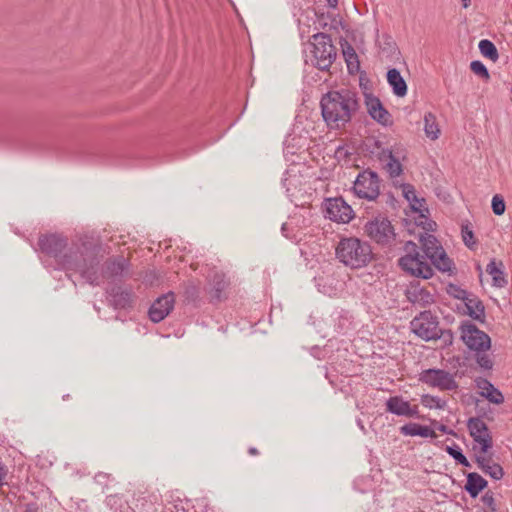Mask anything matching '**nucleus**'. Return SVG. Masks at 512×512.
I'll return each mask as SVG.
<instances>
[{
    "label": "nucleus",
    "mask_w": 512,
    "mask_h": 512,
    "mask_svg": "<svg viewBox=\"0 0 512 512\" xmlns=\"http://www.w3.org/2000/svg\"><path fill=\"white\" fill-rule=\"evenodd\" d=\"M38 246L42 253L53 257L65 271L79 273L92 286L99 285V266L103 255L99 241L91 237H80L68 246V239L58 234L41 235Z\"/></svg>",
    "instance_id": "f257e3e1"
},
{
    "label": "nucleus",
    "mask_w": 512,
    "mask_h": 512,
    "mask_svg": "<svg viewBox=\"0 0 512 512\" xmlns=\"http://www.w3.org/2000/svg\"><path fill=\"white\" fill-rule=\"evenodd\" d=\"M360 107L357 93L349 89L332 90L321 97L320 108L330 129L345 128Z\"/></svg>",
    "instance_id": "f03ea898"
},
{
    "label": "nucleus",
    "mask_w": 512,
    "mask_h": 512,
    "mask_svg": "<svg viewBox=\"0 0 512 512\" xmlns=\"http://www.w3.org/2000/svg\"><path fill=\"white\" fill-rule=\"evenodd\" d=\"M336 256L352 269L365 267L374 258L370 244L355 237L341 239L336 247Z\"/></svg>",
    "instance_id": "7ed1b4c3"
},
{
    "label": "nucleus",
    "mask_w": 512,
    "mask_h": 512,
    "mask_svg": "<svg viewBox=\"0 0 512 512\" xmlns=\"http://www.w3.org/2000/svg\"><path fill=\"white\" fill-rule=\"evenodd\" d=\"M365 235L377 245L390 248L395 244L394 226L387 217L377 216L367 221L363 227Z\"/></svg>",
    "instance_id": "20e7f679"
},
{
    "label": "nucleus",
    "mask_w": 512,
    "mask_h": 512,
    "mask_svg": "<svg viewBox=\"0 0 512 512\" xmlns=\"http://www.w3.org/2000/svg\"><path fill=\"white\" fill-rule=\"evenodd\" d=\"M405 249L408 251V254L400 257L398 260V265L401 269L417 278H431L433 276V269L425 261V257L417 251V245L412 241H408Z\"/></svg>",
    "instance_id": "39448f33"
},
{
    "label": "nucleus",
    "mask_w": 512,
    "mask_h": 512,
    "mask_svg": "<svg viewBox=\"0 0 512 512\" xmlns=\"http://www.w3.org/2000/svg\"><path fill=\"white\" fill-rule=\"evenodd\" d=\"M312 39L315 66L322 71L329 70L337 56V49L332 43L331 36L326 33H317L312 36Z\"/></svg>",
    "instance_id": "423d86ee"
},
{
    "label": "nucleus",
    "mask_w": 512,
    "mask_h": 512,
    "mask_svg": "<svg viewBox=\"0 0 512 512\" xmlns=\"http://www.w3.org/2000/svg\"><path fill=\"white\" fill-rule=\"evenodd\" d=\"M461 340L469 350L486 352L490 349L491 339L487 333L480 330L474 323L466 320L460 325Z\"/></svg>",
    "instance_id": "0eeeda50"
},
{
    "label": "nucleus",
    "mask_w": 512,
    "mask_h": 512,
    "mask_svg": "<svg viewBox=\"0 0 512 512\" xmlns=\"http://www.w3.org/2000/svg\"><path fill=\"white\" fill-rule=\"evenodd\" d=\"M353 191L359 198L369 201L376 200L380 194V179L378 174L371 169H366L359 173L354 181Z\"/></svg>",
    "instance_id": "6e6552de"
},
{
    "label": "nucleus",
    "mask_w": 512,
    "mask_h": 512,
    "mask_svg": "<svg viewBox=\"0 0 512 512\" xmlns=\"http://www.w3.org/2000/svg\"><path fill=\"white\" fill-rule=\"evenodd\" d=\"M410 328L414 334L425 341L435 338L439 332V321L431 311H423L410 322Z\"/></svg>",
    "instance_id": "1a4fd4ad"
},
{
    "label": "nucleus",
    "mask_w": 512,
    "mask_h": 512,
    "mask_svg": "<svg viewBox=\"0 0 512 512\" xmlns=\"http://www.w3.org/2000/svg\"><path fill=\"white\" fill-rule=\"evenodd\" d=\"M419 381L440 390L452 391L458 388L454 375L443 369L430 368L423 370L419 374Z\"/></svg>",
    "instance_id": "9d476101"
},
{
    "label": "nucleus",
    "mask_w": 512,
    "mask_h": 512,
    "mask_svg": "<svg viewBox=\"0 0 512 512\" xmlns=\"http://www.w3.org/2000/svg\"><path fill=\"white\" fill-rule=\"evenodd\" d=\"M326 217L338 223H349L353 219V209L342 197L329 198L325 202Z\"/></svg>",
    "instance_id": "9b49d317"
},
{
    "label": "nucleus",
    "mask_w": 512,
    "mask_h": 512,
    "mask_svg": "<svg viewBox=\"0 0 512 512\" xmlns=\"http://www.w3.org/2000/svg\"><path fill=\"white\" fill-rule=\"evenodd\" d=\"M467 427L470 436L480 444L481 452L487 453L492 448L493 441L486 423L478 417H472L467 421Z\"/></svg>",
    "instance_id": "f8f14e48"
},
{
    "label": "nucleus",
    "mask_w": 512,
    "mask_h": 512,
    "mask_svg": "<svg viewBox=\"0 0 512 512\" xmlns=\"http://www.w3.org/2000/svg\"><path fill=\"white\" fill-rule=\"evenodd\" d=\"M175 303L174 293L168 292L158 297L150 306L148 316L154 323H159L173 310Z\"/></svg>",
    "instance_id": "ddd939ff"
},
{
    "label": "nucleus",
    "mask_w": 512,
    "mask_h": 512,
    "mask_svg": "<svg viewBox=\"0 0 512 512\" xmlns=\"http://www.w3.org/2000/svg\"><path fill=\"white\" fill-rule=\"evenodd\" d=\"M365 104L368 114L373 120L383 126H391L393 119L388 110L383 106L380 99L372 94L365 95Z\"/></svg>",
    "instance_id": "4468645a"
},
{
    "label": "nucleus",
    "mask_w": 512,
    "mask_h": 512,
    "mask_svg": "<svg viewBox=\"0 0 512 512\" xmlns=\"http://www.w3.org/2000/svg\"><path fill=\"white\" fill-rule=\"evenodd\" d=\"M386 411L397 416L422 419V416L419 414L418 406H411L402 396L390 397L386 401Z\"/></svg>",
    "instance_id": "2eb2a0df"
},
{
    "label": "nucleus",
    "mask_w": 512,
    "mask_h": 512,
    "mask_svg": "<svg viewBox=\"0 0 512 512\" xmlns=\"http://www.w3.org/2000/svg\"><path fill=\"white\" fill-rule=\"evenodd\" d=\"M129 266V260L123 255L112 256L104 262L101 275L106 279L119 278L124 276Z\"/></svg>",
    "instance_id": "dca6fc26"
},
{
    "label": "nucleus",
    "mask_w": 512,
    "mask_h": 512,
    "mask_svg": "<svg viewBox=\"0 0 512 512\" xmlns=\"http://www.w3.org/2000/svg\"><path fill=\"white\" fill-rule=\"evenodd\" d=\"M109 303L115 309H126L132 306L133 294L131 289L113 285L106 290Z\"/></svg>",
    "instance_id": "f3484780"
},
{
    "label": "nucleus",
    "mask_w": 512,
    "mask_h": 512,
    "mask_svg": "<svg viewBox=\"0 0 512 512\" xmlns=\"http://www.w3.org/2000/svg\"><path fill=\"white\" fill-rule=\"evenodd\" d=\"M210 299L211 302H221L226 298L224 292L229 286V281L222 272H215L210 280Z\"/></svg>",
    "instance_id": "a211bd4d"
},
{
    "label": "nucleus",
    "mask_w": 512,
    "mask_h": 512,
    "mask_svg": "<svg viewBox=\"0 0 512 512\" xmlns=\"http://www.w3.org/2000/svg\"><path fill=\"white\" fill-rule=\"evenodd\" d=\"M504 264L501 260L491 259L487 264L486 272L492 276V285L497 288H504L508 281L505 277Z\"/></svg>",
    "instance_id": "6ab92c4d"
},
{
    "label": "nucleus",
    "mask_w": 512,
    "mask_h": 512,
    "mask_svg": "<svg viewBox=\"0 0 512 512\" xmlns=\"http://www.w3.org/2000/svg\"><path fill=\"white\" fill-rule=\"evenodd\" d=\"M464 304L467 309L466 314L469 317L481 323L485 321V306L478 296L470 293Z\"/></svg>",
    "instance_id": "aec40b11"
},
{
    "label": "nucleus",
    "mask_w": 512,
    "mask_h": 512,
    "mask_svg": "<svg viewBox=\"0 0 512 512\" xmlns=\"http://www.w3.org/2000/svg\"><path fill=\"white\" fill-rule=\"evenodd\" d=\"M387 82L397 97H404L407 94V84L399 70L391 68L387 71Z\"/></svg>",
    "instance_id": "412c9836"
},
{
    "label": "nucleus",
    "mask_w": 512,
    "mask_h": 512,
    "mask_svg": "<svg viewBox=\"0 0 512 512\" xmlns=\"http://www.w3.org/2000/svg\"><path fill=\"white\" fill-rule=\"evenodd\" d=\"M487 485V480H485L481 475L476 472H470L467 474L464 489L471 498H476L480 492L487 487Z\"/></svg>",
    "instance_id": "4be33fe9"
},
{
    "label": "nucleus",
    "mask_w": 512,
    "mask_h": 512,
    "mask_svg": "<svg viewBox=\"0 0 512 512\" xmlns=\"http://www.w3.org/2000/svg\"><path fill=\"white\" fill-rule=\"evenodd\" d=\"M379 47L382 57H385L386 59L393 62H396L400 59V50L398 49L396 42L390 35L384 34L382 36V40L379 43Z\"/></svg>",
    "instance_id": "5701e85b"
},
{
    "label": "nucleus",
    "mask_w": 512,
    "mask_h": 512,
    "mask_svg": "<svg viewBox=\"0 0 512 512\" xmlns=\"http://www.w3.org/2000/svg\"><path fill=\"white\" fill-rule=\"evenodd\" d=\"M420 242L422 245V250L424 252V257L434 259L437 254L443 249L440 245L439 241L434 235L427 234L420 236Z\"/></svg>",
    "instance_id": "b1692460"
},
{
    "label": "nucleus",
    "mask_w": 512,
    "mask_h": 512,
    "mask_svg": "<svg viewBox=\"0 0 512 512\" xmlns=\"http://www.w3.org/2000/svg\"><path fill=\"white\" fill-rule=\"evenodd\" d=\"M401 434L405 436H420L424 438H435L436 433L428 426H423L418 423H407L400 427Z\"/></svg>",
    "instance_id": "393cba45"
},
{
    "label": "nucleus",
    "mask_w": 512,
    "mask_h": 512,
    "mask_svg": "<svg viewBox=\"0 0 512 512\" xmlns=\"http://www.w3.org/2000/svg\"><path fill=\"white\" fill-rule=\"evenodd\" d=\"M476 463L478 467L487 475L495 480H500L504 471L503 468L497 463H491V459H487L483 456H476Z\"/></svg>",
    "instance_id": "a878e982"
},
{
    "label": "nucleus",
    "mask_w": 512,
    "mask_h": 512,
    "mask_svg": "<svg viewBox=\"0 0 512 512\" xmlns=\"http://www.w3.org/2000/svg\"><path fill=\"white\" fill-rule=\"evenodd\" d=\"M408 299L413 304H418L421 307H426L434 303V295L425 288H414L408 292Z\"/></svg>",
    "instance_id": "bb28decb"
},
{
    "label": "nucleus",
    "mask_w": 512,
    "mask_h": 512,
    "mask_svg": "<svg viewBox=\"0 0 512 512\" xmlns=\"http://www.w3.org/2000/svg\"><path fill=\"white\" fill-rule=\"evenodd\" d=\"M402 192L405 199L410 203L411 209L415 212H421V216L424 217L421 207L425 203V199L417 197L414 186L409 183L403 184Z\"/></svg>",
    "instance_id": "cd10ccee"
},
{
    "label": "nucleus",
    "mask_w": 512,
    "mask_h": 512,
    "mask_svg": "<svg viewBox=\"0 0 512 512\" xmlns=\"http://www.w3.org/2000/svg\"><path fill=\"white\" fill-rule=\"evenodd\" d=\"M343 56L347 64L349 73L354 74L359 71L360 62L355 49L348 42L343 46Z\"/></svg>",
    "instance_id": "c85d7f7f"
},
{
    "label": "nucleus",
    "mask_w": 512,
    "mask_h": 512,
    "mask_svg": "<svg viewBox=\"0 0 512 512\" xmlns=\"http://www.w3.org/2000/svg\"><path fill=\"white\" fill-rule=\"evenodd\" d=\"M424 131L428 138L436 140L439 137L440 129L436 120V116L428 112L424 116Z\"/></svg>",
    "instance_id": "c756f323"
},
{
    "label": "nucleus",
    "mask_w": 512,
    "mask_h": 512,
    "mask_svg": "<svg viewBox=\"0 0 512 512\" xmlns=\"http://www.w3.org/2000/svg\"><path fill=\"white\" fill-rule=\"evenodd\" d=\"M184 302L197 304L200 301V288L193 281H188L183 285Z\"/></svg>",
    "instance_id": "7c9ffc66"
},
{
    "label": "nucleus",
    "mask_w": 512,
    "mask_h": 512,
    "mask_svg": "<svg viewBox=\"0 0 512 512\" xmlns=\"http://www.w3.org/2000/svg\"><path fill=\"white\" fill-rule=\"evenodd\" d=\"M431 262L442 272H450L453 267V261L448 257L444 249H442L434 259H431Z\"/></svg>",
    "instance_id": "2f4dec72"
},
{
    "label": "nucleus",
    "mask_w": 512,
    "mask_h": 512,
    "mask_svg": "<svg viewBox=\"0 0 512 512\" xmlns=\"http://www.w3.org/2000/svg\"><path fill=\"white\" fill-rule=\"evenodd\" d=\"M478 47H479L480 53L484 57H486L494 62L498 59V57H499L498 50L492 41H490L488 39H483L479 42Z\"/></svg>",
    "instance_id": "473e14b6"
},
{
    "label": "nucleus",
    "mask_w": 512,
    "mask_h": 512,
    "mask_svg": "<svg viewBox=\"0 0 512 512\" xmlns=\"http://www.w3.org/2000/svg\"><path fill=\"white\" fill-rule=\"evenodd\" d=\"M445 450L451 457H453L456 463L464 467H471L470 462L463 454L462 449L458 445L454 444L453 446H447Z\"/></svg>",
    "instance_id": "72a5a7b5"
},
{
    "label": "nucleus",
    "mask_w": 512,
    "mask_h": 512,
    "mask_svg": "<svg viewBox=\"0 0 512 512\" xmlns=\"http://www.w3.org/2000/svg\"><path fill=\"white\" fill-rule=\"evenodd\" d=\"M383 168L387 171L390 178H396L403 172L402 164L395 155L383 165Z\"/></svg>",
    "instance_id": "f704fd0d"
},
{
    "label": "nucleus",
    "mask_w": 512,
    "mask_h": 512,
    "mask_svg": "<svg viewBox=\"0 0 512 512\" xmlns=\"http://www.w3.org/2000/svg\"><path fill=\"white\" fill-rule=\"evenodd\" d=\"M421 403L428 408H437V409H444L447 405V402L445 400L440 399L437 396H432L429 394H424L421 397Z\"/></svg>",
    "instance_id": "c9c22d12"
},
{
    "label": "nucleus",
    "mask_w": 512,
    "mask_h": 512,
    "mask_svg": "<svg viewBox=\"0 0 512 512\" xmlns=\"http://www.w3.org/2000/svg\"><path fill=\"white\" fill-rule=\"evenodd\" d=\"M447 292L453 298L463 300V301H466L471 293L465 289H462L460 286H458L456 284H449L447 287Z\"/></svg>",
    "instance_id": "e433bc0d"
},
{
    "label": "nucleus",
    "mask_w": 512,
    "mask_h": 512,
    "mask_svg": "<svg viewBox=\"0 0 512 512\" xmlns=\"http://www.w3.org/2000/svg\"><path fill=\"white\" fill-rule=\"evenodd\" d=\"M470 69L471 71L478 75L479 77L483 78L484 80L490 79V74L488 72V69L486 66L479 60H474L470 63Z\"/></svg>",
    "instance_id": "4c0bfd02"
},
{
    "label": "nucleus",
    "mask_w": 512,
    "mask_h": 512,
    "mask_svg": "<svg viewBox=\"0 0 512 512\" xmlns=\"http://www.w3.org/2000/svg\"><path fill=\"white\" fill-rule=\"evenodd\" d=\"M433 340H440L443 348L449 347L453 344L454 335L450 329L443 330L439 328V332Z\"/></svg>",
    "instance_id": "58836bf2"
},
{
    "label": "nucleus",
    "mask_w": 512,
    "mask_h": 512,
    "mask_svg": "<svg viewBox=\"0 0 512 512\" xmlns=\"http://www.w3.org/2000/svg\"><path fill=\"white\" fill-rule=\"evenodd\" d=\"M481 395L488 399L491 403L497 405L502 404L504 402L503 394L501 393L500 390H498L495 387H493V389H489L487 392L482 391Z\"/></svg>",
    "instance_id": "ea45409f"
},
{
    "label": "nucleus",
    "mask_w": 512,
    "mask_h": 512,
    "mask_svg": "<svg viewBox=\"0 0 512 512\" xmlns=\"http://www.w3.org/2000/svg\"><path fill=\"white\" fill-rule=\"evenodd\" d=\"M491 207L495 215H503L506 209L504 198L499 194L494 195L492 198Z\"/></svg>",
    "instance_id": "a19ab883"
},
{
    "label": "nucleus",
    "mask_w": 512,
    "mask_h": 512,
    "mask_svg": "<svg viewBox=\"0 0 512 512\" xmlns=\"http://www.w3.org/2000/svg\"><path fill=\"white\" fill-rule=\"evenodd\" d=\"M461 234L464 244L468 248H472L474 245H476V240L474 238L473 231L469 228L468 225H462L461 227Z\"/></svg>",
    "instance_id": "79ce46f5"
},
{
    "label": "nucleus",
    "mask_w": 512,
    "mask_h": 512,
    "mask_svg": "<svg viewBox=\"0 0 512 512\" xmlns=\"http://www.w3.org/2000/svg\"><path fill=\"white\" fill-rule=\"evenodd\" d=\"M476 362L484 370L493 368V361L485 352H476Z\"/></svg>",
    "instance_id": "37998d69"
},
{
    "label": "nucleus",
    "mask_w": 512,
    "mask_h": 512,
    "mask_svg": "<svg viewBox=\"0 0 512 512\" xmlns=\"http://www.w3.org/2000/svg\"><path fill=\"white\" fill-rule=\"evenodd\" d=\"M365 145L366 150L373 156L384 148L382 142L375 138L368 139Z\"/></svg>",
    "instance_id": "c03bdc74"
},
{
    "label": "nucleus",
    "mask_w": 512,
    "mask_h": 512,
    "mask_svg": "<svg viewBox=\"0 0 512 512\" xmlns=\"http://www.w3.org/2000/svg\"><path fill=\"white\" fill-rule=\"evenodd\" d=\"M481 500L490 509L491 512H496L498 510L493 492L487 491L482 496Z\"/></svg>",
    "instance_id": "a18cd8bd"
},
{
    "label": "nucleus",
    "mask_w": 512,
    "mask_h": 512,
    "mask_svg": "<svg viewBox=\"0 0 512 512\" xmlns=\"http://www.w3.org/2000/svg\"><path fill=\"white\" fill-rule=\"evenodd\" d=\"M393 151L389 148H381V151H379L374 156L381 162L383 165L393 157Z\"/></svg>",
    "instance_id": "49530a36"
},
{
    "label": "nucleus",
    "mask_w": 512,
    "mask_h": 512,
    "mask_svg": "<svg viewBox=\"0 0 512 512\" xmlns=\"http://www.w3.org/2000/svg\"><path fill=\"white\" fill-rule=\"evenodd\" d=\"M477 387L487 392L489 389H493V384L485 378H479L476 380Z\"/></svg>",
    "instance_id": "de8ad7c7"
},
{
    "label": "nucleus",
    "mask_w": 512,
    "mask_h": 512,
    "mask_svg": "<svg viewBox=\"0 0 512 512\" xmlns=\"http://www.w3.org/2000/svg\"><path fill=\"white\" fill-rule=\"evenodd\" d=\"M6 475H7V468L5 465H3L0 462V487H2L4 484H6V482H5Z\"/></svg>",
    "instance_id": "09e8293b"
},
{
    "label": "nucleus",
    "mask_w": 512,
    "mask_h": 512,
    "mask_svg": "<svg viewBox=\"0 0 512 512\" xmlns=\"http://www.w3.org/2000/svg\"><path fill=\"white\" fill-rule=\"evenodd\" d=\"M439 431L443 432V433H446V434H451V435H454V431L449 429L446 425L444 424H438L437 427H436Z\"/></svg>",
    "instance_id": "8fccbe9b"
},
{
    "label": "nucleus",
    "mask_w": 512,
    "mask_h": 512,
    "mask_svg": "<svg viewBox=\"0 0 512 512\" xmlns=\"http://www.w3.org/2000/svg\"><path fill=\"white\" fill-rule=\"evenodd\" d=\"M248 454L251 455V456H257V455H259V451L255 447H250L248 449Z\"/></svg>",
    "instance_id": "3c124183"
},
{
    "label": "nucleus",
    "mask_w": 512,
    "mask_h": 512,
    "mask_svg": "<svg viewBox=\"0 0 512 512\" xmlns=\"http://www.w3.org/2000/svg\"><path fill=\"white\" fill-rule=\"evenodd\" d=\"M25 512H38L37 507L32 504L27 505Z\"/></svg>",
    "instance_id": "603ef678"
},
{
    "label": "nucleus",
    "mask_w": 512,
    "mask_h": 512,
    "mask_svg": "<svg viewBox=\"0 0 512 512\" xmlns=\"http://www.w3.org/2000/svg\"><path fill=\"white\" fill-rule=\"evenodd\" d=\"M328 3V6L331 8H336L338 5V0H326Z\"/></svg>",
    "instance_id": "864d4df0"
},
{
    "label": "nucleus",
    "mask_w": 512,
    "mask_h": 512,
    "mask_svg": "<svg viewBox=\"0 0 512 512\" xmlns=\"http://www.w3.org/2000/svg\"><path fill=\"white\" fill-rule=\"evenodd\" d=\"M462 2H463V7L464 8H467L469 6V4H470V0H462Z\"/></svg>",
    "instance_id": "5fc2aeb1"
},
{
    "label": "nucleus",
    "mask_w": 512,
    "mask_h": 512,
    "mask_svg": "<svg viewBox=\"0 0 512 512\" xmlns=\"http://www.w3.org/2000/svg\"><path fill=\"white\" fill-rule=\"evenodd\" d=\"M70 398V395L69 394H65L62 396V399L63 400H68Z\"/></svg>",
    "instance_id": "6e6d98bb"
},
{
    "label": "nucleus",
    "mask_w": 512,
    "mask_h": 512,
    "mask_svg": "<svg viewBox=\"0 0 512 512\" xmlns=\"http://www.w3.org/2000/svg\"><path fill=\"white\" fill-rule=\"evenodd\" d=\"M428 225H429L428 229H432V225H435V222H430Z\"/></svg>",
    "instance_id": "4d7b16f0"
},
{
    "label": "nucleus",
    "mask_w": 512,
    "mask_h": 512,
    "mask_svg": "<svg viewBox=\"0 0 512 512\" xmlns=\"http://www.w3.org/2000/svg\"><path fill=\"white\" fill-rule=\"evenodd\" d=\"M511 91H512V89H511Z\"/></svg>",
    "instance_id": "13d9d810"
}]
</instances>
